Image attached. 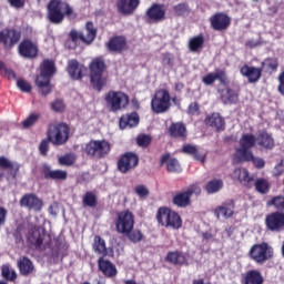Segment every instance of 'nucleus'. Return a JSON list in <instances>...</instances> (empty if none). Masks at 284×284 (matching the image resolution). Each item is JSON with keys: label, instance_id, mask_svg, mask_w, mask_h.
I'll use <instances>...</instances> for the list:
<instances>
[{"label": "nucleus", "instance_id": "nucleus-29", "mask_svg": "<svg viewBox=\"0 0 284 284\" xmlns=\"http://www.w3.org/2000/svg\"><path fill=\"white\" fill-rule=\"evenodd\" d=\"M136 125H139V113L136 112L120 118L121 130H125V128H136Z\"/></svg>", "mask_w": 284, "mask_h": 284}, {"label": "nucleus", "instance_id": "nucleus-43", "mask_svg": "<svg viewBox=\"0 0 284 284\" xmlns=\"http://www.w3.org/2000/svg\"><path fill=\"white\" fill-rule=\"evenodd\" d=\"M255 189L260 194H267L270 192V182L264 179H257L255 181Z\"/></svg>", "mask_w": 284, "mask_h": 284}, {"label": "nucleus", "instance_id": "nucleus-27", "mask_svg": "<svg viewBox=\"0 0 284 284\" xmlns=\"http://www.w3.org/2000/svg\"><path fill=\"white\" fill-rule=\"evenodd\" d=\"M139 8V0H119L118 10L122 14H132Z\"/></svg>", "mask_w": 284, "mask_h": 284}, {"label": "nucleus", "instance_id": "nucleus-62", "mask_svg": "<svg viewBox=\"0 0 284 284\" xmlns=\"http://www.w3.org/2000/svg\"><path fill=\"white\" fill-rule=\"evenodd\" d=\"M162 62L164 65H174V57L170 53H164L162 55Z\"/></svg>", "mask_w": 284, "mask_h": 284}, {"label": "nucleus", "instance_id": "nucleus-45", "mask_svg": "<svg viewBox=\"0 0 284 284\" xmlns=\"http://www.w3.org/2000/svg\"><path fill=\"white\" fill-rule=\"evenodd\" d=\"M0 168L2 170H16V172H19V164L9 161L6 156H0Z\"/></svg>", "mask_w": 284, "mask_h": 284}, {"label": "nucleus", "instance_id": "nucleus-53", "mask_svg": "<svg viewBox=\"0 0 284 284\" xmlns=\"http://www.w3.org/2000/svg\"><path fill=\"white\" fill-rule=\"evenodd\" d=\"M17 87L19 88V90H21V92H31L32 91V85L30 84V82H28L23 79H19L17 81Z\"/></svg>", "mask_w": 284, "mask_h": 284}, {"label": "nucleus", "instance_id": "nucleus-11", "mask_svg": "<svg viewBox=\"0 0 284 284\" xmlns=\"http://www.w3.org/2000/svg\"><path fill=\"white\" fill-rule=\"evenodd\" d=\"M110 143L105 140H92L85 145V152L89 156L103 159L110 154Z\"/></svg>", "mask_w": 284, "mask_h": 284}, {"label": "nucleus", "instance_id": "nucleus-44", "mask_svg": "<svg viewBox=\"0 0 284 284\" xmlns=\"http://www.w3.org/2000/svg\"><path fill=\"white\" fill-rule=\"evenodd\" d=\"M1 272L3 278L7 281H14L17 278V271H14V268L10 267L8 264L2 265Z\"/></svg>", "mask_w": 284, "mask_h": 284}, {"label": "nucleus", "instance_id": "nucleus-46", "mask_svg": "<svg viewBox=\"0 0 284 284\" xmlns=\"http://www.w3.org/2000/svg\"><path fill=\"white\" fill-rule=\"evenodd\" d=\"M173 11L178 17H185L190 14V7L186 3H179L173 7Z\"/></svg>", "mask_w": 284, "mask_h": 284}, {"label": "nucleus", "instance_id": "nucleus-60", "mask_svg": "<svg viewBox=\"0 0 284 284\" xmlns=\"http://www.w3.org/2000/svg\"><path fill=\"white\" fill-rule=\"evenodd\" d=\"M214 81H216L215 73H209L202 79L204 85H212Z\"/></svg>", "mask_w": 284, "mask_h": 284}, {"label": "nucleus", "instance_id": "nucleus-41", "mask_svg": "<svg viewBox=\"0 0 284 284\" xmlns=\"http://www.w3.org/2000/svg\"><path fill=\"white\" fill-rule=\"evenodd\" d=\"M93 250L98 252V254H102L105 256L108 254V247H105V240L101 239V236L95 235L93 242Z\"/></svg>", "mask_w": 284, "mask_h": 284}, {"label": "nucleus", "instance_id": "nucleus-48", "mask_svg": "<svg viewBox=\"0 0 284 284\" xmlns=\"http://www.w3.org/2000/svg\"><path fill=\"white\" fill-rule=\"evenodd\" d=\"M0 74L7 77V79H17V74L11 69L6 68V63L0 61Z\"/></svg>", "mask_w": 284, "mask_h": 284}, {"label": "nucleus", "instance_id": "nucleus-31", "mask_svg": "<svg viewBox=\"0 0 284 284\" xmlns=\"http://www.w3.org/2000/svg\"><path fill=\"white\" fill-rule=\"evenodd\" d=\"M205 123L211 128H215V130H225V120L219 113L207 115L205 119Z\"/></svg>", "mask_w": 284, "mask_h": 284}, {"label": "nucleus", "instance_id": "nucleus-58", "mask_svg": "<svg viewBox=\"0 0 284 284\" xmlns=\"http://www.w3.org/2000/svg\"><path fill=\"white\" fill-rule=\"evenodd\" d=\"M135 193L138 194V196L145 197V196H149L150 191L145 185L140 184L135 187Z\"/></svg>", "mask_w": 284, "mask_h": 284}, {"label": "nucleus", "instance_id": "nucleus-24", "mask_svg": "<svg viewBox=\"0 0 284 284\" xmlns=\"http://www.w3.org/2000/svg\"><path fill=\"white\" fill-rule=\"evenodd\" d=\"M98 265H99V270L102 272V274H104V276H106L108 278H114V276H116V274L119 273L116 271V266L114 264H112V262L101 257L98 261Z\"/></svg>", "mask_w": 284, "mask_h": 284}, {"label": "nucleus", "instance_id": "nucleus-9", "mask_svg": "<svg viewBox=\"0 0 284 284\" xmlns=\"http://www.w3.org/2000/svg\"><path fill=\"white\" fill-rule=\"evenodd\" d=\"M192 196H201V186L199 184H191L186 190L178 192L173 196V204L176 207H187L192 203Z\"/></svg>", "mask_w": 284, "mask_h": 284}, {"label": "nucleus", "instance_id": "nucleus-36", "mask_svg": "<svg viewBox=\"0 0 284 284\" xmlns=\"http://www.w3.org/2000/svg\"><path fill=\"white\" fill-rule=\"evenodd\" d=\"M183 152L184 154H190L195 159V161H199L200 163H205V153L200 152L196 146L192 144H186L183 146Z\"/></svg>", "mask_w": 284, "mask_h": 284}, {"label": "nucleus", "instance_id": "nucleus-22", "mask_svg": "<svg viewBox=\"0 0 284 284\" xmlns=\"http://www.w3.org/2000/svg\"><path fill=\"white\" fill-rule=\"evenodd\" d=\"M256 141L257 145L261 146L262 150H274V146L276 145L274 136L266 131H260L256 135Z\"/></svg>", "mask_w": 284, "mask_h": 284}, {"label": "nucleus", "instance_id": "nucleus-64", "mask_svg": "<svg viewBox=\"0 0 284 284\" xmlns=\"http://www.w3.org/2000/svg\"><path fill=\"white\" fill-rule=\"evenodd\" d=\"M278 81H280L278 91L281 92V94H284V71L280 74Z\"/></svg>", "mask_w": 284, "mask_h": 284}, {"label": "nucleus", "instance_id": "nucleus-19", "mask_svg": "<svg viewBox=\"0 0 284 284\" xmlns=\"http://www.w3.org/2000/svg\"><path fill=\"white\" fill-rule=\"evenodd\" d=\"M88 72V69L83 64L79 63L77 60H71L68 63V74L73 79V81H79L83 79V74Z\"/></svg>", "mask_w": 284, "mask_h": 284}, {"label": "nucleus", "instance_id": "nucleus-49", "mask_svg": "<svg viewBox=\"0 0 284 284\" xmlns=\"http://www.w3.org/2000/svg\"><path fill=\"white\" fill-rule=\"evenodd\" d=\"M83 204L88 207H94L97 205V195H94L92 192H88L83 196Z\"/></svg>", "mask_w": 284, "mask_h": 284}, {"label": "nucleus", "instance_id": "nucleus-17", "mask_svg": "<svg viewBox=\"0 0 284 284\" xmlns=\"http://www.w3.org/2000/svg\"><path fill=\"white\" fill-rule=\"evenodd\" d=\"M29 241L32 245H36V247H41V245H48V243H50V235H48L43 229H33L29 235Z\"/></svg>", "mask_w": 284, "mask_h": 284}, {"label": "nucleus", "instance_id": "nucleus-56", "mask_svg": "<svg viewBox=\"0 0 284 284\" xmlns=\"http://www.w3.org/2000/svg\"><path fill=\"white\" fill-rule=\"evenodd\" d=\"M48 150H50V140H42L39 145V152L42 156L48 154Z\"/></svg>", "mask_w": 284, "mask_h": 284}, {"label": "nucleus", "instance_id": "nucleus-54", "mask_svg": "<svg viewBox=\"0 0 284 284\" xmlns=\"http://www.w3.org/2000/svg\"><path fill=\"white\" fill-rule=\"evenodd\" d=\"M151 142L152 138H150V135L142 134L138 136V145L141 148H148Z\"/></svg>", "mask_w": 284, "mask_h": 284}, {"label": "nucleus", "instance_id": "nucleus-20", "mask_svg": "<svg viewBox=\"0 0 284 284\" xmlns=\"http://www.w3.org/2000/svg\"><path fill=\"white\" fill-rule=\"evenodd\" d=\"M210 23L213 30H227V27L231 23V19L225 13H216L210 18Z\"/></svg>", "mask_w": 284, "mask_h": 284}, {"label": "nucleus", "instance_id": "nucleus-25", "mask_svg": "<svg viewBox=\"0 0 284 284\" xmlns=\"http://www.w3.org/2000/svg\"><path fill=\"white\" fill-rule=\"evenodd\" d=\"M21 57L32 59L37 54V45L30 40H24L19 45Z\"/></svg>", "mask_w": 284, "mask_h": 284}, {"label": "nucleus", "instance_id": "nucleus-13", "mask_svg": "<svg viewBox=\"0 0 284 284\" xmlns=\"http://www.w3.org/2000/svg\"><path fill=\"white\" fill-rule=\"evenodd\" d=\"M139 165V155L134 153H125L118 162V169L122 174H128Z\"/></svg>", "mask_w": 284, "mask_h": 284}, {"label": "nucleus", "instance_id": "nucleus-50", "mask_svg": "<svg viewBox=\"0 0 284 284\" xmlns=\"http://www.w3.org/2000/svg\"><path fill=\"white\" fill-rule=\"evenodd\" d=\"M250 161H252L255 168H257L258 170H262V168H265V160H263L262 158H255L254 153H252V159L243 160L242 163H250Z\"/></svg>", "mask_w": 284, "mask_h": 284}, {"label": "nucleus", "instance_id": "nucleus-51", "mask_svg": "<svg viewBox=\"0 0 284 284\" xmlns=\"http://www.w3.org/2000/svg\"><path fill=\"white\" fill-rule=\"evenodd\" d=\"M267 205H273L276 210H284V196H275Z\"/></svg>", "mask_w": 284, "mask_h": 284}, {"label": "nucleus", "instance_id": "nucleus-57", "mask_svg": "<svg viewBox=\"0 0 284 284\" xmlns=\"http://www.w3.org/2000/svg\"><path fill=\"white\" fill-rule=\"evenodd\" d=\"M215 81H220V83H223V85H227V74H225V71L223 70L216 71Z\"/></svg>", "mask_w": 284, "mask_h": 284}, {"label": "nucleus", "instance_id": "nucleus-37", "mask_svg": "<svg viewBox=\"0 0 284 284\" xmlns=\"http://www.w3.org/2000/svg\"><path fill=\"white\" fill-rule=\"evenodd\" d=\"M125 38L123 37H115L111 39L108 43V48L110 52H121L123 48H125Z\"/></svg>", "mask_w": 284, "mask_h": 284}, {"label": "nucleus", "instance_id": "nucleus-15", "mask_svg": "<svg viewBox=\"0 0 284 284\" xmlns=\"http://www.w3.org/2000/svg\"><path fill=\"white\" fill-rule=\"evenodd\" d=\"M20 205L22 207H28V210L40 212L41 207H43V201H41V199H39V196L36 194H26L20 200Z\"/></svg>", "mask_w": 284, "mask_h": 284}, {"label": "nucleus", "instance_id": "nucleus-5", "mask_svg": "<svg viewBox=\"0 0 284 284\" xmlns=\"http://www.w3.org/2000/svg\"><path fill=\"white\" fill-rule=\"evenodd\" d=\"M104 101L110 112H121V110H125L130 105V97L123 91H109L104 97Z\"/></svg>", "mask_w": 284, "mask_h": 284}, {"label": "nucleus", "instance_id": "nucleus-63", "mask_svg": "<svg viewBox=\"0 0 284 284\" xmlns=\"http://www.w3.org/2000/svg\"><path fill=\"white\" fill-rule=\"evenodd\" d=\"M282 172H284V160H282L274 169L275 176H281Z\"/></svg>", "mask_w": 284, "mask_h": 284}, {"label": "nucleus", "instance_id": "nucleus-16", "mask_svg": "<svg viewBox=\"0 0 284 284\" xmlns=\"http://www.w3.org/2000/svg\"><path fill=\"white\" fill-rule=\"evenodd\" d=\"M214 214L219 221L221 219H232L234 216V201L229 200L215 207Z\"/></svg>", "mask_w": 284, "mask_h": 284}, {"label": "nucleus", "instance_id": "nucleus-1", "mask_svg": "<svg viewBox=\"0 0 284 284\" xmlns=\"http://www.w3.org/2000/svg\"><path fill=\"white\" fill-rule=\"evenodd\" d=\"M77 19L74 9L61 0H51L48 4V19L51 23H63V19Z\"/></svg>", "mask_w": 284, "mask_h": 284}, {"label": "nucleus", "instance_id": "nucleus-35", "mask_svg": "<svg viewBox=\"0 0 284 284\" xmlns=\"http://www.w3.org/2000/svg\"><path fill=\"white\" fill-rule=\"evenodd\" d=\"M18 267L20 270V274L23 276H28V274H32L34 272V264L28 257H20L18 260Z\"/></svg>", "mask_w": 284, "mask_h": 284}, {"label": "nucleus", "instance_id": "nucleus-18", "mask_svg": "<svg viewBox=\"0 0 284 284\" xmlns=\"http://www.w3.org/2000/svg\"><path fill=\"white\" fill-rule=\"evenodd\" d=\"M146 18L150 23H159L165 19V8L163 4H153L146 10Z\"/></svg>", "mask_w": 284, "mask_h": 284}, {"label": "nucleus", "instance_id": "nucleus-26", "mask_svg": "<svg viewBox=\"0 0 284 284\" xmlns=\"http://www.w3.org/2000/svg\"><path fill=\"white\" fill-rule=\"evenodd\" d=\"M232 179H235L242 183V185H246L250 187V183L254 181V178L250 175V171L247 169H235L232 173Z\"/></svg>", "mask_w": 284, "mask_h": 284}, {"label": "nucleus", "instance_id": "nucleus-2", "mask_svg": "<svg viewBox=\"0 0 284 284\" xmlns=\"http://www.w3.org/2000/svg\"><path fill=\"white\" fill-rule=\"evenodd\" d=\"M54 72H57V68L52 60H44L40 65V74L36 78V85L43 97L52 92V83H50V80L54 77Z\"/></svg>", "mask_w": 284, "mask_h": 284}, {"label": "nucleus", "instance_id": "nucleus-40", "mask_svg": "<svg viewBox=\"0 0 284 284\" xmlns=\"http://www.w3.org/2000/svg\"><path fill=\"white\" fill-rule=\"evenodd\" d=\"M245 284H263V275L258 271H250L246 273Z\"/></svg>", "mask_w": 284, "mask_h": 284}, {"label": "nucleus", "instance_id": "nucleus-23", "mask_svg": "<svg viewBox=\"0 0 284 284\" xmlns=\"http://www.w3.org/2000/svg\"><path fill=\"white\" fill-rule=\"evenodd\" d=\"M242 77H246L250 83H256L261 79L263 70L256 67L243 65L240 70Z\"/></svg>", "mask_w": 284, "mask_h": 284}, {"label": "nucleus", "instance_id": "nucleus-39", "mask_svg": "<svg viewBox=\"0 0 284 284\" xmlns=\"http://www.w3.org/2000/svg\"><path fill=\"white\" fill-rule=\"evenodd\" d=\"M205 43V38L203 36L193 37L189 41V49L191 52H199L203 44Z\"/></svg>", "mask_w": 284, "mask_h": 284}, {"label": "nucleus", "instance_id": "nucleus-28", "mask_svg": "<svg viewBox=\"0 0 284 284\" xmlns=\"http://www.w3.org/2000/svg\"><path fill=\"white\" fill-rule=\"evenodd\" d=\"M80 39L83 43L90 45L94 39H97V28H94V23L87 22L85 30L81 32Z\"/></svg>", "mask_w": 284, "mask_h": 284}, {"label": "nucleus", "instance_id": "nucleus-12", "mask_svg": "<svg viewBox=\"0 0 284 284\" xmlns=\"http://www.w3.org/2000/svg\"><path fill=\"white\" fill-rule=\"evenodd\" d=\"M115 230L119 234H125L130 230H134V214L130 211H122L118 214Z\"/></svg>", "mask_w": 284, "mask_h": 284}, {"label": "nucleus", "instance_id": "nucleus-7", "mask_svg": "<svg viewBox=\"0 0 284 284\" xmlns=\"http://www.w3.org/2000/svg\"><path fill=\"white\" fill-rule=\"evenodd\" d=\"M172 106L170 92L168 90H159L151 100V110L155 114H163Z\"/></svg>", "mask_w": 284, "mask_h": 284}, {"label": "nucleus", "instance_id": "nucleus-30", "mask_svg": "<svg viewBox=\"0 0 284 284\" xmlns=\"http://www.w3.org/2000/svg\"><path fill=\"white\" fill-rule=\"evenodd\" d=\"M161 165H166L168 172H181V164L179 163V160L171 158L170 154H164L161 158Z\"/></svg>", "mask_w": 284, "mask_h": 284}, {"label": "nucleus", "instance_id": "nucleus-10", "mask_svg": "<svg viewBox=\"0 0 284 284\" xmlns=\"http://www.w3.org/2000/svg\"><path fill=\"white\" fill-rule=\"evenodd\" d=\"M252 261L255 263H258L260 265H263V263L270 261L272 256L274 255V250L267 244H255L251 247L248 252Z\"/></svg>", "mask_w": 284, "mask_h": 284}, {"label": "nucleus", "instance_id": "nucleus-4", "mask_svg": "<svg viewBox=\"0 0 284 284\" xmlns=\"http://www.w3.org/2000/svg\"><path fill=\"white\" fill-rule=\"evenodd\" d=\"M156 221L162 227H170L171 230H181L183 225L181 215L170 207H160L156 213Z\"/></svg>", "mask_w": 284, "mask_h": 284}, {"label": "nucleus", "instance_id": "nucleus-34", "mask_svg": "<svg viewBox=\"0 0 284 284\" xmlns=\"http://www.w3.org/2000/svg\"><path fill=\"white\" fill-rule=\"evenodd\" d=\"M220 97L222 102L225 104L236 103L239 101V94L227 87L220 90Z\"/></svg>", "mask_w": 284, "mask_h": 284}, {"label": "nucleus", "instance_id": "nucleus-47", "mask_svg": "<svg viewBox=\"0 0 284 284\" xmlns=\"http://www.w3.org/2000/svg\"><path fill=\"white\" fill-rule=\"evenodd\" d=\"M74 161H77V156L74 154H65L59 158L58 163L60 165L70 166L74 165Z\"/></svg>", "mask_w": 284, "mask_h": 284}, {"label": "nucleus", "instance_id": "nucleus-14", "mask_svg": "<svg viewBox=\"0 0 284 284\" xmlns=\"http://www.w3.org/2000/svg\"><path fill=\"white\" fill-rule=\"evenodd\" d=\"M21 39V33L13 29H4L0 31V43L12 48V45L19 43Z\"/></svg>", "mask_w": 284, "mask_h": 284}, {"label": "nucleus", "instance_id": "nucleus-59", "mask_svg": "<svg viewBox=\"0 0 284 284\" xmlns=\"http://www.w3.org/2000/svg\"><path fill=\"white\" fill-rule=\"evenodd\" d=\"M264 64L271 68V70H277L278 68V59L276 58H268L264 61Z\"/></svg>", "mask_w": 284, "mask_h": 284}, {"label": "nucleus", "instance_id": "nucleus-32", "mask_svg": "<svg viewBox=\"0 0 284 284\" xmlns=\"http://www.w3.org/2000/svg\"><path fill=\"white\" fill-rule=\"evenodd\" d=\"M169 133L174 139H185V136H187V130L185 129V124L181 122L173 123L169 128Z\"/></svg>", "mask_w": 284, "mask_h": 284}, {"label": "nucleus", "instance_id": "nucleus-55", "mask_svg": "<svg viewBox=\"0 0 284 284\" xmlns=\"http://www.w3.org/2000/svg\"><path fill=\"white\" fill-rule=\"evenodd\" d=\"M51 110H53V112H63V110H65V103H63L62 100H55L51 103Z\"/></svg>", "mask_w": 284, "mask_h": 284}, {"label": "nucleus", "instance_id": "nucleus-6", "mask_svg": "<svg viewBox=\"0 0 284 284\" xmlns=\"http://www.w3.org/2000/svg\"><path fill=\"white\" fill-rule=\"evenodd\" d=\"M70 139V129L65 123L51 124L48 129V141L52 145H64Z\"/></svg>", "mask_w": 284, "mask_h": 284}, {"label": "nucleus", "instance_id": "nucleus-42", "mask_svg": "<svg viewBox=\"0 0 284 284\" xmlns=\"http://www.w3.org/2000/svg\"><path fill=\"white\" fill-rule=\"evenodd\" d=\"M124 236L131 241V243H141L143 241V233L139 229H132L129 232L124 233Z\"/></svg>", "mask_w": 284, "mask_h": 284}, {"label": "nucleus", "instance_id": "nucleus-8", "mask_svg": "<svg viewBox=\"0 0 284 284\" xmlns=\"http://www.w3.org/2000/svg\"><path fill=\"white\" fill-rule=\"evenodd\" d=\"M103 72H105V62L101 59L93 60L90 64V79L95 90H101L105 85Z\"/></svg>", "mask_w": 284, "mask_h": 284}, {"label": "nucleus", "instance_id": "nucleus-33", "mask_svg": "<svg viewBox=\"0 0 284 284\" xmlns=\"http://www.w3.org/2000/svg\"><path fill=\"white\" fill-rule=\"evenodd\" d=\"M166 261L173 265H189L187 257L180 251L169 252Z\"/></svg>", "mask_w": 284, "mask_h": 284}, {"label": "nucleus", "instance_id": "nucleus-21", "mask_svg": "<svg viewBox=\"0 0 284 284\" xmlns=\"http://www.w3.org/2000/svg\"><path fill=\"white\" fill-rule=\"evenodd\" d=\"M42 174L44 179L51 181H65V179H68V172L63 170H52V168L47 164L42 166Z\"/></svg>", "mask_w": 284, "mask_h": 284}, {"label": "nucleus", "instance_id": "nucleus-38", "mask_svg": "<svg viewBox=\"0 0 284 284\" xmlns=\"http://www.w3.org/2000/svg\"><path fill=\"white\" fill-rule=\"evenodd\" d=\"M221 190H223V180L221 179L210 180L205 185L207 194H216V192H221Z\"/></svg>", "mask_w": 284, "mask_h": 284}, {"label": "nucleus", "instance_id": "nucleus-52", "mask_svg": "<svg viewBox=\"0 0 284 284\" xmlns=\"http://www.w3.org/2000/svg\"><path fill=\"white\" fill-rule=\"evenodd\" d=\"M39 121V113H32L29 115L23 122L22 125L23 128H32V125Z\"/></svg>", "mask_w": 284, "mask_h": 284}, {"label": "nucleus", "instance_id": "nucleus-3", "mask_svg": "<svg viewBox=\"0 0 284 284\" xmlns=\"http://www.w3.org/2000/svg\"><path fill=\"white\" fill-rule=\"evenodd\" d=\"M257 144L256 136L252 133H244L240 139V146L235 150L234 161H250L252 159V148Z\"/></svg>", "mask_w": 284, "mask_h": 284}, {"label": "nucleus", "instance_id": "nucleus-61", "mask_svg": "<svg viewBox=\"0 0 284 284\" xmlns=\"http://www.w3.org/2000/svg\"><path fill=\"white\" fill-rule=\"evenodd\" d=\"M8 219V209L0 205V227L6 225Z\"/></svg>", "mask_w": 284, "mask_h": 284}]
</instances>
